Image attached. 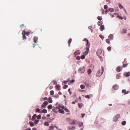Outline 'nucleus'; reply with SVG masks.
Listing matches in <instances>:
<instances>
[{
  "mask_svg": "<svg viewBox=\"0 0 130 130\" xmlns=\"http://www.w3.org/2000/svg\"><path fill=\"white\" fill-rule=\"evenodd\" d=\"M54 91L53 90H51L50 92V94L51 95H53L54 94Z\"/></svg>",
  "mask_w": 130,
  "mask_h": 130,
  "instance_id": "nucleus-40",
  "label": "nucleus"
},
{
  "mask_svg": "<svg viewBox=\"0 0 130 130\" xmlns=\"http://www.w3.org/2000/svg\"><path fill=\"white\" fill-rule=\"evenodd\" d=\"M116 70L118 72H120L121 70V69L120 67H118L116 68Z\"/></svg>",
  "mask_w": 130,
  "mask_h": 130,
  "instance_id": "nucleus-13",
  "label": "nucleus"
},
{
  "mask_svg": "<svg viewBox=\"0 0 130 130\" xmlns=\"http://www.w3.org/2000/svg\"><path fill=\"white\" fill-rule=\"evenodd\" d=\"M83 40L84 41H86L87 42V43H88V42H89L88 41V40H87V39L86 38H85Z\"/></svg>",
  "mask_w": 130,
  "mask_h": 130,
  "instance_id": "nucleus-48",
  "label": "nucleus"
},
{
  "mask_svg": "<svg viewBox=\"0 0 130 130\" xmlns=\"http://www.w3.org/2000/svg\"><path fill=\"white\" fill-rule=\"evenodd\" d=\"M119 7L120 8H123V7L121 4H119Z\"/></svg>",
  "mask_w": 130,
  "mask_h": 130,
  "instance_id": "nucleus-52",
  "label": "nucleus"
},
{
  "mask_svg": "<svg viewBox=\"0 0 130 130\" xmlns=\"http://www.w3.org/2000/svg\"><path fill=\"white\" fill-rule=\"evenodd\" d=\"M80 87L82 89H84L85 88V86L84 85H80Z\"/></svg>",
  "mask_w": 130,
  "mask_h": 130,
  "instance_id": "nucleus-25",
  "label": "nucleus"
},
{
  "mask_svg": "<svg viewBox=\"0 0 130 130\" xmlns=\"http://www.w3.org/2000/svg\"><path fill=\"white\" fill-rule=\"evenodd\" d=\"M52 106L51 105H48L47 107V108L48 109H51L52 108Z\"/></svg>",
  "mask_w": 130,
  "mask_h": 130,
  "instance_id": "nucleus-29",
  "label": "nucleus"
},
{
  "mask_svg": "<svg viewBox=\"0 0 130 130\" xmlns=\"http://www.w3.org/2000/svg\"><path fill=\"white\" fill-rule=\"evenodd\" d=\"M99 37L102 39V40H103V39H104V37L102 35H99Z\"/></svg>",
  "mask_w": 130,
  "mask_h": 130,
  "instance_id": "nucleus-44",
  "label": "nucleus"
},
{
  "mask_svg": "<svg viewBox=\"0 0 130 130\" xmlns=\"http://www.w3.org/2000/svg\"><path fill=\"white\" fill-rule=\"evenodd\" d=\"M103 23L102 21L101 20L99 21L98 23V25L99 26L101 25Z\"/></svg>",
  "mask_w": 130,
  "mask_h": 130,
  "instance_id": "nucleus-21",
  "label": "nucleus"
},
{
  "mask_svg": "<svg viewBox=\"0 0 130 130\" xmlns=\"http://www.w3.org/2000/svg\"><path fill=\"white\" fill-rule=\"evenodd\" d=\"M108 8V6L107 5H105L104 7V8L105 9H107Z\"/></svg>",
  "mask_w": 130,
  "mask_h": 130,
  "instance_id": "nucleus-54",
  "label": "nucleus"
},
{
  "mask_svg": "<svg viewBox=\"0 0 130 130\" xmlns=\"http://www.w3.org/2000/svg\"><path fill=\"white\" fill-rule=\"evenodd\" d=\"M92 96V94H90L88 95H86L85 96V97L87 99H90V97H91Z\"/></svg>",
  "mask_w": 130,
  "mask_h": 130,
  "instance_id": "nucleus-12",
  "label": "nucleus"
},
{
  "mask_svg": "<svg viewBox=\"0 0 130 130\" xmlns=\"http://www.w3.org/2000/svg\"><path fill=\"white\" fill-rule=\"evenodd\" d=\"M102 69H100L96 73V75L97 76H100L103 72L104 68L103 67H102Z\"/></svg>",
  "mask_w": 130,
  "mask_h": 130,
  "instance_id": "nucleus-1",
  "label": "nucleus"
},
{
  "mask_svg": "<svg viewBox=\"0 0 130 130\" xmlns=\"http://www.w3.org/2000/svg\"><path fill=\"white\" fill-rule=\"evenodd\" d=\"M29 124L31 126H33L35 125V124L33 122H29Z\"/></svg>",
  "mask_w": 130,
  "mask_h": 130,
  "instance_id": "nucleus-22",
  "label": "nucleus"
},
{
  "mask_svg": "<svg viewBox=\"0 0 130 130\" xmlns=\"http://www.w3.org/2000/svg\"><path fill=\"white\" fill-rule=\"evenodd\" d=\"M48 99L46 97H45L43 99V100H48Z\"/></svg>",
  "mask_w": 130,
  "mask_h": 130,
  "instance_id": "nucleus-59",
  "label": "nucleus"
},
{
  "mask_svg": "<svg viewBox=\"0 0 130 130\" xmlns=\"http://www.w3.org/2000/svg\"><path fill=\"white\" fill-rule=\"evenodd\" d=\"M120 74L119 73L116 76V78L117 79H119L121 77V76L120 75Z\"/></svg>",
  "mask_w": 130,
  "mask_h": 130,
  "instance_id": "nucleus-26",
  "label": "nucleus"
},
{
  "mask_svg": "<svg viewBox=\"0 0 130 130\" xmlns=\"http://www.w3.org/2000/svg\"><path fill=\"white\" fill-rule=\"evenodd\" d=\"M38 37H35L34 38V42L35 43H36L38 42Z\"/></svg>",
  "mask_w": 130,
  "mask_h": 130,
  "instance_id": "nucleus-11",
  "label": "nucleus"
},
{
  "mask_svg": "<svg viewBox=\"0 0 130 130\" xmlns=\"http://www.w3.org/2000/svg\"><path fill=\"white\" fill-rule=\"evenodd\" d=\"M70 89H69L68 90V92H69L70 94V95H71L72 94V92H71L70 91Z\"/></svg>",
  "mask_w": 130,
  "mask_h": 130,
  "instance_id": "nucleus-57",
  "label": "nucleus"
},
{
  "mask_svg": "<svg viewBox=\"0 0 130 130\" xmlns=\"http://www.w3.org/2000/svg\"><path fill=\"white\" fill-rule=\"evenodd\" d=\"M40 110L39 108H37L36 109V112L40 113Z\"/></svg>",
  "mask_w": 130,
  "mask_h": 130,
  "instance_id": "nucleus-32",
  "label": "nucleus"
},
{
  "mask_svg": "<svg viewBox=\"0 0 130 130\" xmlns=\"http://www.w3.org/2000/svg\"><path fill=\"white\" fill-rule=\"evenodd\" d=\"M48 100L49 103H51L53 101L52 100V98L50 97H49L48 99Z\"/></svg>",
  "mask_w": 130,
  "mask_h": 130,
  "instance_id": "nucleus-15",
  "label": "nucleus"
},
{
  "mask_svg": "<svg viewBox=\"0 0 130 130\" xmlns=\"http://www.w3.org/2000/svg\"><path fill=\"white\" fill-rule=\"evenodd\" d=\"M85 55H82L80 57V58L82 59H84L85 58Z\"/></svg>",
  "mask_w": 130,
  "mask_h": 130,
  "instance_id": "nucleus-35",
  "label": "nucleus"
},
{
  "mask_svg": "<svg viewBox=\"0 0 130 130\" xmlns=\"http://www.w3.org/2000/svg\"><path fill=\"white\" fill-rule=\"evenodd\" d=\"M85 113H83L82 114V118H83L84 116L85 115Z\"/></svg>",
  "mask_w": 130,
  "mask_h": 130,
  "instance_id": "nucleus-61",
  "label": "nucleus"
},
{
  "mask_svg": "<svg viewBox=\"0 0 130 130\" xmlns=\"http://www.w3.org/2000/svg\"><path fill=\"white\" fill-rule=\"evenodd\" d=\"M43 104L46 107L48 104V102L47 101H45L43 102Z\"/></svg>",
  "mask_w": 130,
  "mask_h": 130,
  "instance_id": "nucleus-30",
  "label": "nucleus"
},
{
  "mask_svg": "<svg viewBox=\"0 0 130 130\" xmlns=\"http://www.w3.org/2000/svg\"><path fill=\"white\" fill-rule=\"evenodd\" d=\"M56 88L57 90H60V86L59 85L57 84L56 86Z\"/></svg>",
  "mask_w": 130,
  "mask_h": 130,
  "instance_id": "nucleus-16",
  "label": "nucleus"
},
{
  "mask_svg": "<svg viewBox=\"0 0 130 130\" xmlns=\"http://www.w3.org/2000/svg\"><path fill=\"white\" fill-rule=\"evenodd\" d=\"M107 49L108 51H110L111 50V48L110 46H109L107 47Z\"/></svg>",
  "mask_w": 130,
  "mask_h": 130,
  "instance_id": "nucleus-47",
  "label": "nucleus"
},
{
  "mask_svg": "<svg viewBox=\"0 0 130 130\" xmlns=\"http://www.w3.org/2000/svg\"><path fill=\"white\" fill-rule=\"evenodd\" d=\"M75 128V126H70L68 127V130H74Z\"/></svg>",
  "mask_w": 130,
  "mask_h": 130,
  "instance_id": "nucleus-5",
  "label": "nucleus"
},
{
  "mask_svg": "<svg viewBox=\"0 0 130 130\" xmlns=\"http://www.w3.org/2000/svg\"><path fill=\"white\" fill-rule=\"evenodd\" d=\"M47 110L46 109H44L42 110V112H40L41 113H42V112H43L44 113H46L47 112Z\"/></svg>",
  "mask_w": 130,
  "mask_h": 130,
  "instance_id": "nucleus-28",
  "label": "nucleus"
},
{
  "mask_svg": "<svg viewBox=\"0 0 130 130\" xmlns=\"http://www.w3.org/2000/svg\"><path fill=\"white\" fill-rule=\"evenodd\" d=\"M57 83V82L56 81H54V84H56Z\"/></svg>",
  "mask_w": 130,
  "mask_h": 130,
  "instance_id": "nucleus-63",
  "label": "nucleus"
},
{
  "mask_svg": "<svg viewBox=\"0 0 130 130\" xmlns=\"http://www.w3.org/2000/svg\"><path fill=\"white\" fill-rule=\"evenodd\" d=\"M130 76V72H128L126 74V76L128 77Z\"/></svg>",
  "mask_w": 130,
  "mask_h": 130,
  "instance_id": "nucleus-36",
  "label": "nucleus"
},
{
  "mask_svg": "<svg viewBox=\"0 0 130 130\" xmlns=\"http://www.w3.org/2000/svg\"><path fill=\"white\" fill-rule=\"evenodd\" d=\"M80 54V51L78 50L77 51H75L74 53V54L75 55V56H76V55Z\"/></svg>",
  "mask_w": 130,
  "mask_h": 130,
  "instance_id": "nucleus-7",
  "label": "nucleus"
},
{
  "mask_svg": "<svg viewBox=\"0 0 130 130\" xmlns=\"http://www.w3.org/2000/svg\"><path fill=\"white\" fill-rule=\"evenodd\" d=\"M44 125L46 126H48L49 125V123L47 122H45L44 124Z\"/></svg>",
  "mask_w": 130,
  "mask_h": 130,
  "instance_id": "nucleus-38",
  "label": "nucleus"
},
{
  "mask_svg": "<svg viewBox=\"0 0 130 130\" xmlns=\"http://www.w3.org/2000/svg\"><path fill=\"white\" fill-rule=\"evenodd\" d=\"M128 63H126L123 64V67L124 68L126 67H127Z\"/></svg>",
  "mask_w": 130,
  "mask_h": 130,
  "instance_id": "nucleus-34",
  "label": "nucleus"
},
{
  "mask_svg": "<svg viewBox=\"0 0 130 130\" xmlns=\"http://www.w3.org/2000/svg\"><path fill=\"white\" fill-rule=\"evenodd\" d=\"M32 130H37V129L36 128L34 127L32 128Z\"/></svg>",
  "mask_w": 130,
  "mask_h": 130,
  "instance_id": "nucleus-64",
  "label": "nucleus"
},
{
  "mask_svg": "<svg viewBox=\"0 0 130 130\" xmlns=\"http://www.w3.org/2000/svg\"><path fill=\"white\" fill-rule=\"evenodd\" d=\"M85 84L87 87H88L89 86V83H85Z\"/></svg>",
  "mask_w": 130,
  "mask_h": 130,
  "instance_id": "nucleus-45",
  "label": "nucleus"
},
{
  "mask_svg": "<svg viewBox=\"0 0 130 130\" xmlns=\"http://www.w3.org/2000/svg\"><path fill=\"white\" fill-rule=\"evenodd\" d=\"M37 118L38 119H41V116L40 115H39L37 116Z\"/></svg>",
  "mask_w": 130,
  "mask_h": 130,
  "instance_id": "nucleus-37",
  "label": "nucleus"
},
{
  "mask_svg": "<svg viewBox=\"0 0 130 130\" xmlns=\"http://www.w3.org/2000/svg\"><path fill=\"white\" fill-rule=\"evenodd\" d=\"M86 48L87 49V50H89V48L90 47V43L89 42H88V43H87L86 44Z\"/></svg>",
  "mask_w": 130,
  "mask_h": 130,
  "instance_id": "nucleus-10",
  "label": "nucleus"
},
{
  "mask_svg": "<svg viewBox=\"0 0 130 130\" xmlns=\"http://www.w3.org/2000/svg\"><path fill=\"white\" fill-rule=\"evenodd\" d=\"M80 57L79 56H77L76 57V59L79 60L80 59Z\"/></svg>",
  "mask_w": 130,
  "mask_h": 130,
  "instance_id": "nucleus-51",
  "label": "nucleus"
},
{
  "mask_svg": "<svg viewBox=\"0 0 130 130\" xmlns=\"http://www.w3.org/2000/svg\"><path fill=\"white\" fill-rule=\"evenodd\" d=\"M64 106H62L60 104H58L56 107V108L57 109H59L60 108H61L62 109L64 108Z\"/></svg>",
  "mask_w": 130,
  "mask_h": 130,
  "instance_id": "nucleus-4",
  "label": "nucleus"
},
{
  "mask_svg": "<svg viewBox=\"0 0 130 130\" xmlns=\"http://www.w3.org/2000/svg\"><path fill=\"white\" fill-rule=\"evenodd\" d=\"M22 35H23V39H26V37L25 36L26 35L25 31L24 30L23 31L22 33Z\"/></svg>",
  "mask_w": 130,
  "mask_h": 130,
  "instance_id": "nucleus-6",
  "label": "nucleus"
},
{
  "mask_svg": "<svg viewBox=\"0 0 130 130\" xmlns=\"http://www.w3.org/2000/svg\"><path fill=\"white\" fill-rule=\"evenodd\" d=\"M127 31V30L126 29H124L122 30V31L123 32L122 33L124 34L126 33Z\"/></svg>",
  "mask_w": 130,
  "mask_h": 130,
  "instance_id": "nucleus-39",
  "label": "nucleus"
},
{
  "mask_svg": "<svg viewBox=\"0 0 130 130\" xmlns=\"http://www.w3.org/2000/svg\"><path fill=\"white\" fill-rule=\"evenodd\" d=\"M35 119H36V118L35 117H34L32 116V119H31L32 120L34 121V120H35Z\"/></svg>",
  "mask_w": 130,
  "mask_h": 130,
  "instance_id": "nucleus-56",
  "label": "nucleus"
},
{
  "mask_svg": "<svg viewBox=\"0 0 130 130\" xmlns=\"http://www.w3.org/2000/svg\"><path fill=\"white\" fill-rule=\"evenodd\" d=\"M71 41H72V39L71 38L70 39H69V40H68V42L69 46H70V43H71Z\"/></svg>",
  "mask_w": 130,
  "mask_h": 130,
  "instance_id": "nucleus-27",
  "label": "nucleus"
},
{
  "mask_svg": "<svg viewBox=\"0 0 130 130\" xmlns=\"http://www.w3.org/2000/svg\"><path fill=\"white\" fill-rule=\"evenodd\" d=\"M120 116V115L119 114H118L115 115L113 118V121L115 122H117Z\"/></svg>",
  "mask_w": 130,
  "mask_h": 130,
  "instance_id": "nucleus-2",
  "label": "nucleus"
},
{
  "mask_svg": "<svg viewBox=\"0 0 130 130\" xmlns=\"http://www.w3.org/2000/svg\"><path fill=\"white\" fill-rule=\"evenodd\" d=\"M74 81V79H72L71 80L70 82L71 83H73Z\"/></svg>",
  "mask_w": 130,
  "mask_h": 130,
  "instance_id": "nucleus-62",
  "label": "nucleus"
},
{
  "mask_svg": "<svg viewBox=\"0 0 130 130\" xmlns=\"http://www.w3.org/2000/svg\"><path fill=\"white\" fill-rule=\"evenodd\" d=\"M109 39L110 40L112 39L113 38V36L112 35L110 34L108 36Z\"/></svg>",
  "mask_w": 130,
  "mask_h": 130,
  "instance_id": "nucleus-18",
  "label": "nucleus"
},
{
  "mask_svg": "<svg viewBox=\"0 0 130 130\" xmlns=\"http://www.w3.org/2000/svg\"><path fill=\"white\" fill-rule=\"evenodd\" d=\"M59 112L62 113L63 114L64 113L63 110V109H59Z\"/></svg>",
  "mask_w": 130,
  "mask_h": 130,
  "instance_id": "nucleus-19",
  "label": "nucleus"
},
{
  "mask_svg": "<svg viewBox=\"0 0 130 130\" xmlns=\"http://www.w3.org/2000/svg\"><path fill=\"white\" fill-rule=\"evenodd\" d=\"M108 10L111 12H112L114 11L113 9L112 8H109V9Z\"/></svg>",
  "mask_w": 130,
  "mask_h": 130,
  "instance_id": "nucleus-33",
  "label": "nucleus"
},
{
  "mask_svg": "<svg viewBox=\"0 0 130 130\" xmlns=\"http://www.w3.org/2000/svg\"><path fill=\"white\" fill-rule=\"evenodd\" d=\"M130 92V91H126V90L125 89H123L122 90V92L123 93H124L125 94H128Z\"/></svg>",
  "mask_w": 130,
  "mask_h": 130,
  "instance_id": "nucleus-8",
  "label": "nucleus"
},
{
  "mask_svg": "<svg viewBox=\"0 0 130 130\" xmlns=\"http://www.w3.org/2000/svg\"><path fill=\"white\" fill-rule=\"evenodd\" d=\"M83 105V104L82 103H78V106L80 108H81Z\"/></svg>",
  "mask_w": 130,
  "mask_h": 130,
  "instance_id": "nucleus-23",
  "label": "nucleus"
},
{
  "mask_svg": "<svg viewBox=\"0 0 130 130\" xmlns=\"http://www.w3.org/2000/svg\"><path fill=\"white\" fill-rule=\"evenodd\" d=\"M92 72L91 70L90 69H89L88 71V73L89 74H90Z\"/></svg>",
  "mask_w": 130,
  "mask_h": 130,
  "instance_id": "nucleus-31",
  "label": "nucleus"
},
{
  "mask_svg": "<svg viewBox=\"0 0 130 130\" xmlns=\"http://www.w3.org/2000/svg\"><path fill=\"white\" fill-rule=\"evenodd\" d=\"M102 53V50L101 49H99L96 52L97 55H101Z\"/></svg>",
  "mask_w": 130,
  "mask_h": 130,
  "instance_id": "nucleus-9",
  "label": "nucleus"
},
{
  "mask_svg": "<svg viewBox=\"0 0 130 130\" xmlns=\"http://www.w3.org/2000/svg\"><path fill=\"white\" fill-rule=\"evenodd\" d=\"M68 87V86L67 85H65L63 86V88L64 89L67 88Z\"/></svg>",
  "mask_w": 130,
  "mask_h": 130,
  "instance_id": "nucleus-43",
  "label": "nucleus"
},
{
  "mask_svg": "<svg viewBox=\"0 0 130 130\" xmlns=\"http://www.w3.org/2000/svg\"><path fill=\"white\" fill-rule=\"evenodd\" d=\"M85 67L80 68L78 70L79 73H82L84 72L85 71Z\"/></svg>",
  "mask_w": 130,
  "mask_h": 130,
  "instance_id": "nucleus-3",
  "label": "nucleus"
},
{
  "mask_svg": "<svg viewBox=\"0 0 130 130\" xmlns=\"http://www.w3.org/2000/svg\"><path fill=\"white\" fill-rule=\"evenodd\" d=\"M69 79H67V80L66 81H63L64 82V83H65V84H66V82H68L69 80Z\"/></svg>",
  "mask_w": 130,
  "mask_h": 130,
  "instance_id": "nucleus-60",
  "label": "nucleus"
},
{
  "mask_svg": "<svg viewBox=\"0 0 130 130\" xmlns=\"http://www.w3.org/2000/svg\"><path fill=\"white\" fill-rule=\"evenodd\" d=\"M54 128V127L53 126H50L49 127L48 130H53Z\"/></svg>",
  "mask_w": 130,
  "mask_h": 130,
  "instance_id": "nucleus-24",
  "label": "nucleus"
},
{
  "mask_svg": "<svg viewBox=\"0 0 130 130\" xmlns=\"http://www.w3.org/2000/svg\"><path fill=\"white\" fill-rule=\"evenodd\" d=\"M64 110L66 111L67 112H69L70 111L69 109H67L66 108H65L64 109Z\"/></svg>",
  "mask_w": 130,
  "mask_h": 130,
  "instance_id": "nucleus-53",
  "label": "nucleus"
},
{
  "mask_svg": "<svg viewBox=\"0 0 130 130\" xmlns=\"http://www.w3.org/2000/svg\"><path fill=\"white\" fill-rule=\"evenodd\" d=\"M104 29V25H102L100 28V29L101 31H103Z\"/></svg>",
  "mask_w": 130,
  "mask_h": 130,
  "instance_id": "nucleus-20",
  "label": "nucleus"
},
{
  "mask_svg": "<svg viewBox=\"0 0 130 130\" xmlns=\"http://www.w3.org/2000/svg\"><path fill=\"white\" fill-rule=\"evenodd\" d=\"M71 124H73L74 125H75L76 124L75 122L74 121H73V122H71Z\"/></svg>",
  "mask_w": 130,
  "mask_h": 130,
  "instance_id": "nucleus-55",
  "label": "nucleus"
},
{
  "mask_svg": "<svg viewBox=\"0 0 130 130\" xmlns=\"http://www.w3.org/2000/svg\"><path fill=\"white\" fill-rule=\"evenodd\" d=\"M41 108L42 109L44 107H45L46 106L44 105L43 104H42L41 105Z\"/></svg>",
  "mask_w": 130,
  "mask_h": 130,
  "instance_id": "nucleus-50",
  "label": "nucleus"
},
{
  "mask_svg": "<svg viewBox=\"0 0 130 130\" xmlns=\"http://www.w3.org/2000/svg\"><path fill=\"white\" fill-rule=\"evenodd\" d=\"M106 42L108 44H109L110 43V41L109 39H107L106 40Z\"/></svg>",
  "mask_w": 130,
  "mask_h": 130,
  "instance_id": "nucleus-46",
  "label": "nucleus"
},
{
  "mask_svg": "<svg viewBox=\"0 0 130 130\" xmlns=\"http://www.w3.org/2000/svg\"><path fill=\"white\" fill-rule=\"evenodd\" d=\"M25 33L26 35L27 36H28L30 34V33L28 32H25Z\"/></svg>",
  "mask_w": 130,
  "mask_h": 130,
  "instance_id": "nucleus-58",
  "label": "nucleus"
},
{
  "mask_svg": "<svg viewBox=\"0 0 130 130\" xmlns=\"http://www.w3.org/2000/svg\"><path fill=\"white\" fill-rule=\"evenodd\" d=\"M113 88L114 89L117 90L118 88V86L117 85H115L113 86Z\"/></svg>",
  "mask_w": 130,
  "mask_h": 130,
  "instance_id": "nucleus-14",
  "label": "nucleus"
},
{
  "mask_svg": "<svg viewBox=\"0 0 130 130\" xmlns=\"http://www.w3.org/2000/svg\"><path fill=\"white\" fill-rule=\"evenodd\" d=\"M39 120H36L34 122H35V123L36 124H37L38 122H39Z\"/></svg>",
  "mask_w": 130,
  "mask_h": 130,
  "instance_id": "nucleus-49",
  "label": "nucleus"
},
{
  "mask_svg": "<svg viewBox=\"0 0 130 130\" xmlns=\"http://www.w3.org/2000/svg\"><path fill=\"white\" fill-rule=\"evenodd\" d=\"M97 19L98 20H102V18L101 16H98V17Z\"/></svg>",
  "mask_w": 130,
  "mask_h": 130,
  "instance_id": "nucleus-42",
  "label": "nucleus"
},
{
  "mask_svg": "<svg viewBox=\"0 0 130 130\" xmlns=\"http://www.w3.org/2000/svg\"><path fill=\"white\" fill-rule=\"evenodd\" d=\"M126 124V122L125 121H124L122 122V124L123 125H124Z\"/></svg>",
  "mask_w": 130,
  "mask_h": 130,
  "instance_id": "nucleus-41",
  "label": "nucleus"
},
{
  "mask_svg": "<svg viewBox=\"0 0 130 130\" xmlns=\"http://www.w3.org/2000/svg\"><path fill=\"white\" fill-rule=\"evenodd\" d=\"M89 51V50H87V49H86V51L83 54L85 55H87L88 52Z\"/></svg>",
  "mask_w": 130,
  "mask_h": 130,
  "instance_id": "nucleus-17",
  "label": "nucleus"
}]
</instances>
